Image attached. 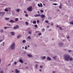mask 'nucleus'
Masks as SVG:
<instances>
[{"label": "nucleus", "mask_w": 73, "mask_h": 73, "mask_svg": "<svg viewBox=\"0 0 73 73\" xmlns=\"http://www.w3.org/2000/svg\"><path fill=\"white\" fill-rule=\"evenodd\" d=\"M70 56L68 54H66L64 55V58L66 61H69V58H70Z\"/></svg>", "instance_id": "obj_1"}, {"label": "nucleus", "mask_w": 73, "mask_h": 73, "mask_svg": "<svg viewBox=\"0 0 73 73\" xmlns=\"http://www.w3.org/2000/svg\"><path fill=\"white\" fill-rule=\"evenodd\" d=\"M15 43H13V44H12L10 47L11 49H15Z\"/></svg>", "instance_id": "obj_2"}, {"label": "nucleus", "mask_w": 73, "mask_h": 73, "mask_svg": "<svg viewBox=\"0 0 73 73\" xmlns=\"http://www.w3.org/2000/svg\"><path fill=\"white\" fill-rule=\"evenodd\" d=\"M27 10L28 11H32V6H30L29 7L27 8Z\"/></svg>", "instance_id": "obj_3"}, {"label": "nucleus", "mask_w": 73, "mask_h": 73, "mask_svg": "<svg viewBox=\"0 0 73 73\" xmlns=\"http://www.w3.org/2000/svg\"><path fill=\"white\" fill-rule=\"evenodd\" d=\"M64 44L63 43L60 42L59 43V46H62Z\"/></svg>", "instance_id": "obj_4"}, {"label": "nucleus", "mask_w": 73, "mask_h": 73, "mask_svg": "<svg viewBox=\"0 0 73 73\" xmlns=\"http://www.w3.org/2000/svg\"><path fill=\"white\" fill-rule=\"evenodd\" d=\"M45 17V15H44L43 14H42L41 16H40V17L41 19H43Z\"/></svg>", "instance_id": "obj_5"}, {"label": "nucleus", "mask_w": 73, "mask_h": 73, "mask_svg": "<svg viewBox=\"0 0 73 73\" xmlns=\"http://www.w3.org/2000/svg\"><path fill=\"white\" fill-rule=\"evenodd\" d=\"M19 61L20 62H21V63L22 64H23L24 63V62H23V60H21V59H20Z\"/></svg>", "instance_id": "obj_6"}, {"label": "nucleus", "mask_w": 73, "mask_h": 73, "mask_svg": "<svg viewBox=\"0 0 73 73\" xmlns=\"http://www.w3.org/2000/svg\"><path fill=\"white\" fill-rule=\"evenodd\" d=\"M15 72L16 73H19L20 72V71L18 70L17 69H16L15 70Z\"/></svg>", "instance_id": "obj_7"}, {"label": "nucleus", "mask_w": 73, "mask_h": 73, "mask_svg": "<svg viewBox=\"0 0 73 73\" xmlns=\"http://www.w3.org/2000/svg\"><path fill=\"white\" fill-rule=\"evenodd\" d=\"M69 59L70 61H72V60H73V58L70 57V58H69Z\"/></svg>", "instance_id": "obj_8"}, {"label": "nucleus", "mask_w": 73, "mask_h": 73, "mask_svg": "<svg viewBox=\"0 0 73 73\" xmlns=\"http://www.w3.org/2000/svg\"><path fill=\"white\" fill-rule=\"evenodd\" d=\"M27 56H28L29 57H32V55L31 54H28Z\"/></svg>", "instance_id": "obj_9"}, {"label": "nucleus", "mask_w": 73, "mask_h": 73, "mask_svg": "<svg viewBox=\"0 0 73 73\" xmlns=\"http://www.w3.org/2000/svg\"><path fill=\"white\" fill-rule=\"evenodd\" d=\"M47 60L51 61V58L48 56L47 57Z\"/></svg>", "instance_id": "obj_10"}, {"label": "nucleus", "mask_w": 73, "mask_h": 73, "mask_svg": "<svg viewBox=\"0 0 73 73\" xmlns=\"http://www.w3.org/2000/svg\"><path fill=\"white\" fill-rule=\"evenodd\" d=\"M11 35L13 36H15V33H14V32H11Z\"/></svg>", "instance_id": "obj_11"}, {"label": "nucleus", "mask_w": 73, "mask_h": 73, "mask_svg": "<svg viewBox=\"0 0 73 73\" xmlns=\"http://www.w3.org/2000/svg\"><path fill=\"white\" fill-rule=\"evenodd\" d=\"M45 58H46V57L45 56H44L42 57V60H44V59H45Z\"/></svg>", "instance_id": "obj_12"}, {"label": "nucleus", "mask_w": 73, "mask_h": 73, "mask_svg": "<svg viewBox=\"0 0 73 73\" xmlns=\"http://www.w3.org/2000/svg\"><path fill=\"white\" fill-rule=\"evenodd\" d=\"M21 35H18L17 36V38H20V37H21Z\"/></svg>", "instance_id": "obj_13"}, {"label": "nucleus", "mask_w": 73, "mask_h": 73, "mask_svg": "<svg viewBox=\"0 0 73 73\" xmlns=\"http://www.w3.org/2000/svg\"><path fill=\"white\" fill-rule=\"evenodd\" d=\"M38 67V64H36L35 65V68L36 69H38V68H37Z\"/></svg>", "instance_id": "obj_14"}, {"label": "nucleus", "mask_w": 73, "mask_h": 73, "mask_svg": "<svg viewBox=\"0 0 73 73\" xmlns=\"http://www.w3.org/2000/svg\"><path fill=\"white\" fill-rule=\"evenodd\" d=\"M5 12L4 11L2 13V15H5Z\"/></svg>", "instance_id": "obj_15"}, {"label": "nucleus", "mask_w": 73, "mask_h": 73, "mask_svg": "<svg viewBox=\"0 0 73 73\" xmlns=\"http://www.w3.org/2000/svg\"><path fill=\"white\" fill-rule=\"evenodd\" d=\"M16 10L18 12H20V9H17Z\"/></svg>", "instance_id": "obj_16"}, {"label": "nucleus", "mask_w": 73, "mask_h": 73, "mask_svg": "<svg viewBox=\"0 0 73 73\" xmlns=\"http://www.w3.org/2000/svg\"><path fill=\"white\" fill-rule=\"evenodd\" d=\"M14 22H15V21H14L13 20H11L10 21V23H14Z\"/></svg>", "instance_id": "obj_17"}, {"label": "nucleus", "mask_w": 73, "mask_h": 73, "mask_svg": "<svg viewBox=\"0 0 73 73\" xmlns=\"http://www.w3.org/2000/svg\"><path fill=\"white\" fill-rule=\"evenodd\" d=\"M59 8H60V9H61V8H62V5H60L59 7Z\"/></svg>", "instance_id": "obj_18"}, {"label": "nucleus", "mask_w": 73, "mask_h": 73, "mask_svg": "<svg viewBox=\"0 0 73 73\" xmlns=\"http://www.w3.org/2000/svg\"><path fill=\"white\" fill-rule=\"evenodd\" d=\"M33 24H36V21H34L33 22Z\"/></svg>", "instance_id": "obj_19"}, {"label": "nucleus", "mask_w": 73, "mask_h": 73, "mask_svg": "<svg viewBox=\"0 0 73 73\" xmlns=\"http://www.w3.org/2000/svg\"><path fill=\"white\" fill-rule=\"evenodd\" d=\"M27 38L29 39V40H30V39H31V36H28L27 37Z\"/></svg>", "instance_id": "obj_20"}, {"label": "nucleus", "mask_w": 73, "mask_h": 73, "mask_svg": "<svg viewBox=\"0 0 73 73\" xmlns=\"http://www.w3.org/2000/svg\"><path fill=\"white\" fill-rule=\"evenodd\" d=\"M0 73H4V71L3 70H1L0 71Z\"/></svg>", "instance_id": "obj_21"}, {"label": "nucleus", "mask_w": 73, "mask_h": 73, "mask_svg": "<svg viewBox=\"0 0 73 73\" xmlns=\"http://www.w3.org/2000/svg\"><path fill=\"white\" fill-rule=\"evenodd\" d=\"M17 62H14V65H17Z\"/></svg>", "instance_id": "obj_22"}, {"label": "nucleus", "mask_w": 73, "mask_h": 73, "mask_svg": "<svg viewBox=\"0 0 73 73\" xmlns=\"http://www.w3.org/2000/svg\"><path fill=\"white\" fill-rule=\"evenodd\" d=\"M59 29H60V30H61V31H62L63 29H62V28H61V27H59Z\"/></svg>", "instance_id": "obj_23"}, {"label": "nucleus", "mask_w": 73, "mask_h": 73, "mask_svg": "<svg viewBox=\"0 0 73 73\" xmlns=\"http://www.w3.org/2000/svg\"><path fill=\"white\" fill-rule=\"evenodd\" d=\"M45 22L46 23H49V21H48V20H46Z\"/></svg>", "instance_id": "obj_24"}, {"label": "nucleus", "mask_w": 73, "mask_h": 73, "mask_svg": "<svg viewBox=\"0 0 73 73\" xmlns=\"http://www.w3.org/2000/svg\"><path fill=\"white\" fill-rule=\"evenodd\" d=\"M3 30L2 29L1 30V31H0L1 33H3Z\"/></svg>", "instance_id": "obj_25"}, {"label": "nucleus", "mask_w": 73, "mask_h": 73, "mask_svg": "<svg viewBox=\"0 0 73 73\" xmlns=\"http://www.w3.org/2000/svg\"><path fill=\"white\" fill-rule=\"evenodd\" d=\"M42 32H44V31H45V29H42Z\"/></svg>", "instance_id": "obj_26"}, {"label": "nucleus", "mask_w": 73, "mask_h": 73, "mask_svg": "<svg viewBox=\"0 0 73 73\" xmlns=\"http://www.w3.org/2000/svg\"><path fill=\"white\" fill-rule=\"evenodd\" d=\"M5 20H9V18H5Z\"/></svg>", "instance_id": "obj_27"}, {"label": "nucleus", "mask_w": 73, "mask_h": 73, "mask_svg": "<svg viewBox=\"0 0 73 73\" xmlns=\"http://www.w3.org/2000/svg\"><path fill=\"white\" fill-rule=\"evenodd\" d=\"M25 42H26L25 40H23L22 42H23V43H25Z\"/></svg>", "instance_id": "obj_28"}, {"label": "nucleus", "mask_w": 73, "mask_h": 73, "mask_svg": "<svg viewBox=\"0 0 73 73\" xmlns=\"http://www.w3.org/2000/svg\"><path fill=\"white\" fill-rule=\"evenodd\" d=\"M68 53H70V52H72V51L71 50H68Z\"/></svg>", "instance_id": "obj_29"}, {"label": "nucleus", "mask_w": 73, "mask_h": 73, "mask_svg": "<svg viewBox=\"0 0 73 73\" xmlns=\"http://www.w3.org/2000/svg\"><path fill=\"white\" fill-rule=\"evenodd\" d=\"M35 17H38V14H36L34 15Z\"/></svg>", "instance_id": "obj_30"}, {"label": "nucleus", "mask_w": 73, "mask_h": 73, "mask_svg": "<svg viewBox=\"0 0 73 73\" xmlns=\"http://www.w3.org/2000/svg\"><path fill=\"white\" fill-rule=\"evenodd\" d=\"M4 11H5L6 12H8V10L7 9H5Z\"/></svg>", "instance_id": "obj_31"}, {"label": "nucleus", "mask_w": 73, "mask_h": 73, "mask_svg": "<svg viewBox=\"0 0 73 73\" xmlns=\"http://www.w3.org/2000/svg\"><path fill=\"white\" fill-rule=\"evenodd\" d=\"M70 24L73 25V22H70Z\"/></svg>", "instance_id": "obj_32"}, {"label": "nucleus", "mask_w": 73, "mask_h": 73, "mask_svg": "<svg viewBox=\"0 0 73 73\" xmlns=\"http://www.w3.org/2000/svg\"><path fill=\"white\" fill-rule=\"evenodd\" d=\"M13 28L14 29H17V27H14Z\"/></svg>", "instance_id": "obj_33"}, {"label": "nucleus", "mask_w": 73, "mask_h": 73, "mask_svg": "<svg viewBox=\"0 0 73 73\" xmlns=\"http://www.w3.org/2000/svg\"><path fill=\"white\" fill-rule=\"evenodd\" d=\"M67 39H69V38H70V37H69V36H68L67 37Z\"/></svg>", "instance_id": "obj_34"}, {"label": "nucleus", "mask_w": 73, "mask_h": 73, "mask_svg": "<svg viewBox=\"0 0 73 73\" xmlns=\"http://www.w3.org/2000/svg\"><path fill=\"white\" fill-rule=\"evenodd\" d=\"M15 21H18V19L16 18L15 19Z\"/></svg>", "instance_id": "obj_35"}, {"label": "nucleus", "mask_w": 73, "mask_h": 73, "mask_svg": "<svg viewBox=\"0 0 73 73\" xmlns=\"http://www.w3.org/2000/svg\"><path fill=\"white\" fill-rule=\"evenodd\" d=\"M27 48H28V47L27 46H25V49H27Z\"/></svg>", "instance_id": "obj_36"}, {"label": "nucleus", "mask_w": 73, "mask_h": 73, "mask_svg": "<svg viewBox=\"0 0 73 73\" xmlns=\"http://www.w3.org/2000/svg\"><path fill=\"white\" fill-rule=\"evenodd\" d=\"M25 23H26V25H28V22H25Z\"/></svg>", "instance_id": "obj_37"}, {"label": "nucleus", "mask_w": 73, "mask_h": 73, "mask_svg": "<svg viewBox=\"0 0 73 73\" xmlns=\"http://www.w3.org/2000/svg\"><path fill=\"white\" fill-rule=\"evenodd\" d=\"M52 4L54 5H57V4L56 3H53Z\"/></svg>", "instance_id": "obj_38"}, {"label": "nucleus", "mask_w": 73, "mask_h": 73, "mask_svg": "<svg viewBox=\"0 0 73 73\" xmlns=\"http://www.w3.org/2000/svg\"><path fill=\"white\" fill-rule=\"evenodd\" d=\"M40 11L41 12H44V11H43L42 10H40Z\"/></svg>", "instance_id": "obj_39"}, {"label": "nucleus", "mask_w": 73, "mask_h": 73, "mask_svg": "<svg viewBox=\"0 0 73 73\" xmlns=\"http://www.w3.org/2000/svg\"><path fill=\"white\" fill-rule=\"evenodd\" d=\"M16 28H19V26L18 25H17L16 26Z\"/></svg>", "instance_id": "obj_40"}, {"label": "nucleus", "mask_w": 73, "mask_h": 73, "mask_svg": "<svg viewBox=\"0 0 73 73\" xmlns=\"http://www.w3.org/2000/svg\"><path fill=\"white\" fill-rule=\"evenodd\" d=\"M40 23V21L39 20H37V23Z\"/></svg>", "instance_id": "obj_41"}, {"label": "nucleus", "mask_w": 73, "mask_h": 73, "mask_svg": "<svg viewBox=\"0 0 73 73\" xmlns=\"http://www.w3.org/2000/svg\"><path fill=\"white\" fill-rule=\"evenodd\" d=\"M40 69H42V66H40Z\"/></svg>", "instance_id": "obj_42"}, {"label": "nucleus", "mask_w": 73, "mask_h": 73, "mask_svg": "<svg viewBox=\"0 0 73 73\" xmlns=\"http://www.w3.org/2000/svg\"><path fill=\"white\" fill-rule=\"evenodd\" d=\"M38 7H40V4H38Z\"/></svg>", "instance_id": "obj_43"}, {"label": "nucleus", "mask_w": 73, "mask_h": 73, "mask_svg": "<svg viewBox=\"0 0 73 73\" xmlns=\"http://www.w3.org/2000/svg\"><path fill=\"white\" fill-rule=\"evenodd\" d=\"M29 34H31L32 33V32H31V31H29L28 32Z\"/></svg>", "instance_id": "obj_44"}, {"label": "nucleus", "mask_w": 73, "mask_h": 73, "mask_svg": "<svg viewBox=\"0 0 73 73\" xmlns=\"http://www.w3.org/2000/svg\"><path fill=\"white\" fill-rule=\"evenodd\" d=\"M38 35H39V36H40V35H41V33H38Z\"/></svg>", "instance_id": "obj_45"}, {"label": "nucleus", "mask_w": 73, "mask_h": 73, "mask_svg": "<svg viewBox=\"0 0 73 73\" xmlns=\"http://www.w3.org/2000/svg\"><path fill=\"white\" fill-rule=\"evenodd\" d=\"M28 14H26L25 15V16H26V17H28Z\"/></svg>", "instance_id": "obj_46"}, {"label": "nucleus", "mask_w": 73, "mask_h": 73, "mask_svg": "<svg viewBox=\"0 0 73 73\" xmlns=\"http://www.w3.org/2000/svg\"><path fill=\"white\" fill-rule=\"evenodd\" d=\"M40 5L41 7H42V3H40Z\"/></svg>", "instance_id": "obj_47"}, {"label": "nucleus", "mask_w": 73, "mask_h": 73, "mask_svg": "<svg viewBox=\"0 0 73 73\" xmlns=\"http://www.w3.org/2000/svg\"><path fill=\"white\" fill-rule=\"evenodd\" d=\"M35 27H37V25H35L34 26Z\"/></svg>", "instance_id": "obj_48"}, {"label": "nucleus", "mask_w": 73, "mask_h": 73, "mask_svg": "<svg viewBox=\"0 0 73 73\" xmlns=\"http://www.w3.org/2000/svg\"><path fill=\"white\" fill-rule=\"evenodd\" d=\"M7 27H4V29H7Z\"/></svg>", "instance_id": "obj_49"}, {"label": "nucleus", "mask_w": 73, "mask_h": 73, "mask_svg": "<svg viewBox=\"0 0 73 73\" xmlns=\"http://www.w3.org/2000/svg\"><path fill=\"white\" fill-rule=\"evenodd\" d=\"M56 56H55L54 57H53V59H56Z\"/></svg>", "instance_id": "obj_50"}, {"label": "nucleus", "mask_w": 73, "mask_h": 73, "mask_svg": "<svg viewBox=\"0 0 73 73\" xmlns=\"http://www.w3.org/2000/svg\"><path fill=\"white\" fill-rule=\"evenodd\" d=\"M41 15H40V14H38V16H40L41 17Z\"/></svg>", "instance_id": "obj_51"}, {"label": "nucleus", "mask_w": 73, "mask_h": 73, "mask_svg": "<svg viewBox=\"0 0 73 73\" xmlns=\"http://www.w3.org/2000/svg\"><path fill=\"white\" fill-rule=\"evenodd\" d=\"M46 27L47 28H49V25H48Z\"/></svg>", "instance_id": "obj_52"}, {"label": "nucleus", "mask_w": 73, "mask_h": 73, "mask_svg": "<svg viewBox=\"0 0 73 73\" xmlns=\"http://www.w3.org/2000/svg\"><path fill=\"white\" fill-rule=\"evenodd\" d=\"M24 12L25 13H27V11H24Z\"/></svg>", "instance_id": "obj_53"}, {"label": "nucleus", "mask_w": 73, "mask_h": 73, "mask_svg": "<svg viewBox=\"0 0 73 73\" xmlns=\"http://www.w3.org/2000/svg\"><path fill=\"white\" fill-rule=\"evenodd\" d=\"M52 31V30L51 29H49L48 30V31Z\"/></svg>", "instance_id": "obj_54"}, {"label": "nucleus", "mask_w": 73, "mask_h": 73, "mask_svg": "<svg viewBox=\"0 0 73 73\" xmlns=\"http://www.w3.org/2000/svg\"><path fill=\"white\" fill-rule=\"evenodd\" d=\"M53 25V23H52L51 24V25Z\"/></svg>", "instance_id": "obj_55"}, {"label": "nucleus", "mask_w": 73, "mask_h": 73, "mask_svg": "<svg viewBox=\"0 0 73 73\" xmlns=\"http://www.w3.org/2000/svg\"><path fill=\"white\" fill-rule=\"evenodd\" d=\"M30 47V46H29V45H28V48H29Z\"/></svg>", "instance_id": "obj_56"}, {"label": "nucleus", "mask_w": 73, "mask_h": 73, "mask_svg": "<svg viewBox=\"0 0 73 73\" xmlns=\"http://www.w3.org/2000/svg\"><path fill=\"white\" fill-rule=\"evenodd\" d=\"M39 71L40 72H41V71H42V70H41V69H40L39 70Z\"/></svg>", "instance_id": "obj_57"}, {"label": "nucleus", "mask_w": 73, "mask_h": 73, "mask_svg": "<svg viewBox=\"0 0 73 73\" xmlns=\"http://www.w3.org/2000/svg\"><path fill=\"white\" fill-rule=\"evenodd\" d=\"M1 41H3V40H0V42H1Z\"/></svg>", "instance_id": "obj_58"}, {"label": "nucleus", "mask_w": 73, "mask_h": 73, "mask_svg": "<svg viewBox=\"0 0 73 73\" xmlns=\"http://www.w3.org/2000/svg\"><path fill=\"white\" fill-rule=\"evenodd\" d=\"M37 13H40V11H37Z\"/></svg>", "instance_id": "obj_59"}, {"label": "nucleus", "mask_w": 73, "mask_h": 73, "mask_svg": "<svg viewBox=\"0 0 73 73\" xmlns=\"http://www.w3.org/2000/svg\"><path fill=\"white\" fill-rule=\"evenodd\" d=\"M0 14H1V15H2V13L1 12H0Z\"/></svg>", "instance_id": "obj_60"}, {"label": "nucleus", "mask_w": 73, "mask_h": 73, "mask_svg": "<svg viewBox=\"0 0 73 73\" xmlns=\"http://www.w3.org/2000/svg\"><path fill=\"white\" fill-rule=\"evenodd\" d=\"M9 26H11V24H9Z\"/></svg>", "instance_id": "obj_61"}, {"label": "nucleus", "mask_w": 73, "mask_h": 73, "mask_svg": "<svg viewBox=\"0 0 73 73\" xmlns=\"http://www.w3.org/2000/svg\"><path fill=\"white\" fill-rule=\"evenodd\" d=\"M44 19H42V21H44Z\"/></svg>", "instance_id": "obj_62"}, {"label": "nucleus", "mask_w": 73, "mask_h": 73, "mask_svg": "<svg viewBox=\"0 0 73 73\" xmlns=\"http://www.w3.org/2000/svg\"><path fill=\"white\" fill-rule=\"evenodd\" d=\"M27 63H25V65H27Z\"/></svg>", "instance_id": "obj_63"}, {"label": "nucleus", "mask_w": 73, "mask_h": 73, "mask_svg": "<svg viewBox=\"0 0 73 73\" xmlns=\"http://www.w3.org/2000/svg\"><path fill=\"white\" fill-rule=\"evenodd\" d=\"M56 27H57V28H58V27H59L58 26H57Z\"/></svg>", "instance_id": "obj_64"}]
</instances>
